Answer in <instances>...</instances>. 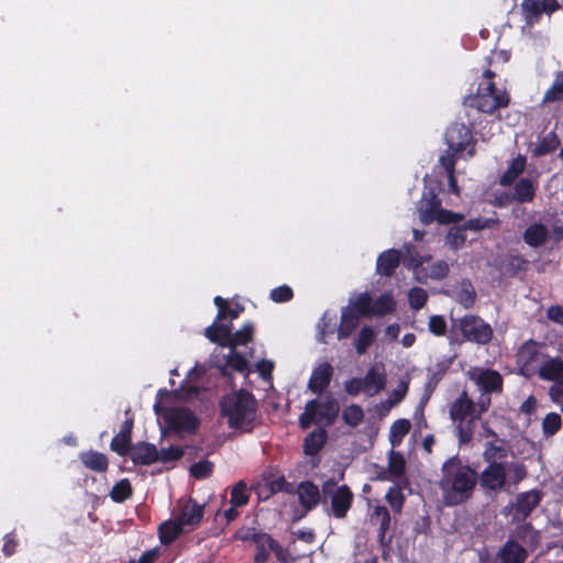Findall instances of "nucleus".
Instances as JSON below:
<instances>
[{
  "label": "nucleus",
  "mask_w": 563,
  "mask_h": 563,
  "mask_svg": "<svg viewBox=\"0 0 563 563\" xmlns=\"http://www.w3.org/2000/svg\"><path fill=\"white\" fill-rule=\"evenodd\" d=\"M81 463L89 470L102 473L108 470L109 461L106 454L97 451H86L80 453Z\"/></svg>",
  "instance_id": "35"
},
{
  "label": "nucleus",
  "mask_w": 563,
  "mask_h": 563,
  "mask_svg": "<svg viewBox=\"0 0 563 563\" xmlns=\"http://www.w3.org/2000/svg\"><path fill=\"white\" fill-rule=\"evenodd\" d=\"M499 223L498 219L493 218H474L465 221L462 225L465 231H482L484 229H492Z\"/></svg>",
  "instance_id": "51"
},
{
  "label": "nucleus",
  "mask_w": 563,
  "mask_h": 563,
  "mask_svg": "<svg viewBox=\"0 0 563 563\" xmlns=\"http://www.w3.org/2000/svg\"><path fill=\"white\" fill-rule=\"evenodd\" d=\"M292 297H294V291L287 285L278 286V287L272 289L271 294H269V298L274 302H278V303L288 302L292 299Z\"/></svg>",
  "instance_id": "59"
},
{
  "label": "nucleus",
  "mask_w": 563,
  "mask_h": 563,
  "mask_svg": "<svg viewBox=\"0 0 563 563\" xmlns=\"http://www.w3.org/2000/svg\"><path fill=\"white\" fill-rule=\"evenodd\" d=\"M227 367H230L231 369L239 373H244L247 368V361L235 349H230V353L227 356L225 366L221 368V374L223 376L228 375Z\"/></svg>",
  "instance_id": "42"
},
{
  "label": "nucleus",
  "mask_w": 563,
  "mask_h": 563,
  "mask_svg": "<svg viewBox=\"0 0 563 563\" xmlns=\"http://www.w3.org/2000/svg\"><path fill=\"white\" fill-rule=\"evenodd\" d=\"M463 214L446 209H440L435 213V220L441 224H455L463 220Z\"/></svg>",
  "instance_id": "60"
},
{
  "label": "nucleus",
  "mask_w": 563,
  "mask_h": 563,
  "mask_svg": "<svg viewBox=\"0 0 563 563\" xmlns=\"http://www.w3.org/2000/svg\"><path fill=\"white\" fill-rule=\"evenodd\" d=\"M537 374L543 380L556 383L563 378V360L560 356L548 357L539 366Z\"/></svg>",
  "instance_id": "28"
},
{
  "label": "nucleus",
  "mask_w": 563,
  "mask_h": 563,
  "mask_svg": "<svg viewBox=\"0 0 563 563\" xmlns=\"http://www.w3.org/2000/svg\"><path fill=\"white\" fill-rule=\"evenodd\" d=\"M340 412V405L338 400L328 397L323 402H318L316 399L309 400L305 406V411L299 417L300 428L306 430L311 424L325 421L327 426L334 423Z\"/></svg>",
  "instance_id": "6"
},
{
  "label": "nucleus",
  "mask_w": 563,
  "mask_h": 563,
  "mask_svg": "<svg viewBox=\"0 0 563 563\" xmlns=\"http://www.w3.org/2000/svg\"><path fill=\"white\" fill-rule=\"evenodd\" d=\"M164 419L168 428L176 432L195 433L200 424L198 417L187 407L167 409Z\"/></svg>",
  "instance_id": "10"
},
{
  "label": "nucleus",
  "mask_w": 563,
  "mask_h": 563,
  "mask_svg": "<svg viewBox=\"0 0 563 563\" xmlns=\"http://www.w3.org/2000/svg\"><path fill=\"white\" fill-rule=\"evenodd\" d=\"M516 528L510 532L508 539L518 540L529 551L533 552L541 543V532L531 522H517Z\"/></svg>",
  "instance_id": "19"
},
{
  "label": "nucleus",
  "mask_w": 563,
  "mask_h": 563,
  "mask_svg": "<svg viewBox=\"0 0 563 563\" xmlns=\"http://www.w3.org/2000/svg\"><path fill=\"white\" fill-rule=\"evenodd\" d=\"M475 402L470 398L466 390H463L459 397L450 404L449 416L455 424V433L460 444H467L472 441L475 421Z\"/></svg>",
  "instance_id": "3"
},
{
  "label": "nucleus",
  "mask_w": 563,
  "mask_h": 563,
  "mask_svg": "<svg viewBox=\"0 0 563 563\" xmlns=\"http://www.w3.org/2000/svg\"><path fill=\"white\" fill-rule=\"evenodd\" d=\"M364 394L368 397H373L383 391L387 384V377L385 366L382 363L374 364L371 366L365 376L361 377Z\"/></svg>",
  "instance_id": "17"
},
{
  "label": "nucleus",
  "mask_w": 563,
  "mask_h": 563,
  "mask_svg": "<svg viewBox=\"0 0 563 563\" xmlns=\"http://www.w3.org/2000/svg\"><path fill=\"white\" fill-rule=\"evenodd\" d=\"M333 376V367L330 363L324 362L318 365L311 373V376L308 382V388L313 394H321L325 390L332 379Z\"/></svg>",
  "instance_id": "21"
},
{
  "label": "nucleus",
  "mask_w": 563,
  "mask_h": 563,
  "mask_svg": "<svg viewBox=\"0 0 563 563\" xmlns=\"http://www.w3.org/2000/svg\"><path fill=\"white\" fill-rule=\"evenodd\" d=\"M375 340L376 332L374 329L371 325L362 327L357 336L353 341L356 353L358 355L365 354Z\"/></svg>",
  "instance_id": "40"
},
{
  "label": "nucleus",
  "mask_w": 563,
  "mask_h": 563,
  "mask_svg": "<svg viewBox=\"0 0 563 563\" xmlns=\"http://www.w3.org/2000/svg\"><path fill=\"white\" fill-rule=\"evenodd\" d=\"M184 449L180 446L170 445L169 448L162 449L158 452V461L162 463H169L178 461L184 456Z\"/></svg>",
  "instance_id": "57"
},
{
  "label": "nucleus",
  "mask_w": 563,
  "mask_h": 563,
  "mask_svg": "<svg viewBox=\"0 0 563 563\" xmlns=\"http://www.w3.org/2000/svg\"><path fill=\"white\" fill-rule=\"evenodd\" d=\"M372 297L368 292L365 291L357 296L351 308L355 309L356 313L361 318L372 316Z\"/></svg>",
  "instance_id": "50"
},
{
  "label": "nucleus",
  "mask_w": 563,
  "mask_h": 563,
  "mask_svg": "<svg viewBox=\"0 0 563 563\" xmlns=\"http://www.w3.org/2000/svg\"><path fill=\"white\" fill-rule=\"evenodd\" d=\"M508 456V449L504 444V441L497 443L489 441L485 444L483 457L486 463H503L501 461Z\"/></svg>",
  "instance_id": "39"
},
{
  "label": "nucleus",
  "mask_w": 563,
  "mask_h": 563,
  "mask_svg": "<svg viewBox=\"0 0 563 563\" xmlns=\"http://www.w3.org/2000/svg\"><path fill=\"white\" fill-rule=\"evenodd\" d=\"M385 500L390 507L395 517L402 514L406 496L399 485H393L388 488L385 495Z\"/></svg>",
  "instance_id": "38"
},
{
  "label": "nucleus",
  "mask_w": 563,
  "mask_h": 563,
  "mask_svg": "<svg viewBox=\"0 0 563 563\" xmlns=\"http://www.w3.org/2000/svg\"><path fill=\"white\" fill-rule=\"evenodd\" d=\"M538 190V183L528 177L519 178L514 185L511 198L518 203H530L534 200Z\"/></svg>",
  "instance_id": "25"
},
{
  "label": "nucleus",
  "mask_w": 563,
  "mask_h": 563,
  "mask_svg": "<svg viewBox=\"0 0 563 563\" xmlns=\"http://www.w3.org/2000/svg\"><path fill=\"white\" fill-rule=\"evenodd\" d=\"M184 532V526L176 520L164 521L158 527V536L162 544H172Z\"/></svg>",
  "instance_id": "36"
},
{
  "label": "nucleus",
  "mask_w": 563,
  "mask_h": 563,
  "mask_svg": "<svg viewBox=\"0 0 563 563\" xmlns=\"http://www.w3.org/2000/svg\"><path fill=\"white\" fill-rule=\"evenodd\" d=\"M296 493L298 495L299 504L303 511L297 518H303L308 512L317 508L322 503V489L318 487L312 481H302L298 484Z\"/></svg>",
  "instance_id": "15"
},
{
  "label": "nucleus",
  "mask_w": 563,
  "mask_h": 563,
  "mask_svg": "<svg viewBox=\"0 0 563 563\" xmlns=\"http://www.w3.org/2000/svg\"><path fill=\"white\" fill-rule=\"evenodd\" d=\"M466 231L463 225H453L448 232L446 240L453 249L461 247L466 241Z\"/></svg>",
  "instance_id": "56"
},
{
  "label": "nucleus",
  "mask_w": 563,
  "mask_h": 563,
  "mask_svg": "<svg viewBox=\"0 0 563 563\" xmlns=\"http://www.w3.org/2000/svg\"><path fill=\"white\" fill-rule=\"evenodd\" d=\"M456 301L465 309H471L476 301V291L471 282H463L462 287L456 295Z\"/></svg>",
  "instance_id": "44"
},
{
  "label": "nucleus",
  "mask_w": 563,
  "mask_h": 563,
  "mask_svg": "<svg viewBox=\"0 0 563 563\" xmlns=\"http://www.w3.org/2000/svg\"><path fill=\"white\" fill-rule=\"evenodd\" d=\"M133 423V419H126L121 426L120 432L111 440V450L120 456L128 455L130 449L133 446L131 443Z\"/></svg>",
  "instance_id": "24"
},
{
  "label": "nucleus",
  "mask_w": 563,
  "mask_h": 563,
  "mask_svg": "<svg viewBox=\"0 0 563 563\" xmlns=\"http://www.w3.org/2000/svg\"><path fill=\"white\" fill-rule=\"evenodd\" d=\"M472 131L464 123L454 122L445 132V143L454 153H462L472 143Z\"/></svg>",
  "instance_id": "16"
},
{
  "label": "nucleus",
  "mask_w": 563,
  "mask_h": 563,
  "mask_svg": "<svg viewBox=\"0 0 563 563\" xmlns=\"http://www.w3.org/2000/svg\"><path fill=\"white\" fill-rule=\"evenodd\" d=\"M457 154L459 153H454L449 150L445 154L440 156L439 163L444 168L446 174L455 173V163Z\"/></svg>",
  "instance_id": "64"
},
{
  "label": "nucleus",
  "mask_w": 563,
  "mask_h": 563,
  "mask_svg": "<svg viewBox=\"0 0 563 563\" xmlns=\"http://www.w3.org/2000/svg\"><path fill=\"white\" fill-rule=\"evenodd\" d=\"M509 102L510 96L507 91H501V93L497 95L482 92L468 96L465 99L467 106L474 107L478 111L487 114H493L496 110L508 107Z\"/></svg>",
  "instance_id": "11"
},
{
  "label": "nucleus",
  "mask_w": 563,
  "mask_h": 563,
  "mask_svg": "<svg viewBox=\"0 0 563 563\" xmlns=\"http://www.w3.org/2000/svg\"><path fill=\"white\" fill-rule=\"evenodd\" d=\"M478 481L481 487L486 493H496L501 490L507 483L505 463H487V466L482 471Z\"/></svg>",
  "instance_id": "12"
},
{
  "label": "nucleus",
  "mask_w": 563,
  "mask_h": 563,
  "mask_svg": "<svg viewBox=\"0 0 563 563\" xmlns=\"http://www.w3.org/2000/svg\"><path fill=\"white\" fill-rule=\"evenodd\" d=\"M410 427H411L410 421L407 419H398L393 422V424L390 427V437H389V440H390V443L393 444V446L400 444V442L402 441L405 435L409 432Z\"/></svg>",
  "instance_id": "45"
},
{
  "label": "nucleus",
  "mask_w": 563,
  "mask_h": 563,
  "mask_svg": "<svg viewBox=\"0 0 563 563\" xmlns=\"http://www.w3.org/2000/svg\"><path fill=\"white\" fill-rule=\"evenodd\" d=\"M561 145V141L555 132H549L531 148L533 157H542L553 153Z\"/></svg>",
  "instance_id": "37"
},
{
  "label": "nucleus",
  "mask_w": 563,
  "mask_h": 563,
  "mask_svg": "<svg viewBox=\"0 0 563 563\" xmlns=\"http://www.w3.org/2000/svg\"><path fill=\"white\" fill-rule=\"evenodd\" d=\"M213 303L218 308V313L212 323H223L228 318L231 320L238 319L240 313L244 310L243 306L240 303H236L235 308H231L229 301L221 296H216Z\"/></svg>",
  "instance_id": "33"
},
{
  "label": "nucleus",
  "mask_w": 563,
  "mask_h": 563,
  "mask_svg": "<svg viewBox=\"0 0 563 563\" xmlns=\"http://www.w3.org/2000/svg\"><path fill=\"white\" fill-rule=\"evenodd\" d=\"M328 440V432L324 428H317L308 433L303 440V453L308 456L317 455Z\"/></svg>",
  "instance_id": "31"
},
{
  "label": "nucleus",
  "mask_w": 563,
  "mask_h": 563,
  "mask_svg": "<svg viewBox=\"0 0 563 563\" xmlns=\"http://www.w3.org/2000/svg\"><path fill=\"white\" fill-rule=\"evenodd\" d=\"M213 471V464L208 460H201L190 466V475L196 479L208 478Z\"/></svg>",
  "instance_id": "53"
},
{
  "label": "nucleus",
  "mask_w": 563,
  "mask_h": 563,
  "mask_svg": "<svg viewBox=\"0 0 563 563\" xmlns=\"http://www.w3.org/2000/svg\"><path fill=\"white\" fill-rule=\"evenodd\" d=\"M203 505H199L197 500L189 497V499L180 506L179 514L177 516V520L185 527L198 526L203 517Z\"/></svg>",
  "instance_id": "23"
},
{
  "label": "nucleus",
  "mask_w": 563,
  "mask_h": 563,
  "mask_svg": "<svg viewBox=\"0 0 563 563\" xmlns=\"http://www.w3.org/2000/svg\"><path fill=\"white\" fill-rule=\"evenodd\" d=\"M441 209V201L433 190L424 191L422 195V206L420 207V221L424 224H431L435 220V213Z\"/></svg>",
  "instance_id": "29"
},
{
  "label": "nucleus",
  "mask_w": 563,
  "mask_h": 563,
  "mask_svg": "<svg viewBox=\"0 0 563 563\" xmlns=\"http://www.w3.org/2000/svg\"><path fill=\"white\" fill-rule=\"evenodd\" d=\"M449 272L450 268L445 261H437L429 266L423 277L440 280L445 278Z\"/></svg>",
  "instance_id": "54"
},
{
  "label": "nucleus",
  "mask_w": 563,
  "mask_h": 563,
  "mask_svg": "<svg viewBox=\"0 0 563 563\" xmlns=\"http://www.w3.org/2000/svg\"><path fill=\"white\" fill-rule=\"evenodd\" d=\"M272 552L279 563H295L296 561L289 550L284 548L276 539L274 540Z\"/></svg>",
  "instance_id": "62"
},
{
  "label": "nucleus",
  "mask_w": 563,
  "mask_h": 563,
  "mask_svg": "<svg viewBox=\"0 0 563 563\" xmlns=\"http://www.w3.org/2000/svg\"><path fill=\"white\" fill-rule=\"evenodd\" d=\"M232 323H212L205 330V336L212 343L220 346L236 349L240 345H246L253 340L254 325L252 322H246L243 327L232 332Z\"/></svg>",
  "instance_id": "4"
},
{
  "label": "nucleus",
  "mask_w": 563,
  "mask_h": 563,
  "mask_svg": "<svg viewBox=\"0 0 563 563\" xmlns=\"http://www.w3.org/2000/svg\"><path fill=\"white\" fill-rule=\"evenodd\" d=\"M369 522L377 526V542L382 548H389L393 536H388L391 529V515L389 509L384 505H376L369 514Z\"/></svg>",
  "instance_id": "13"
},
{
  "label": "nucleus",
  "mask_w": 563,
  "mask_h": 563,
  "mask_svg": "<svg viewBox=\"0 0 563 563\" xmlns=\"http://www.w3.org/2000/svg\"><path fill=\"white\" fill-rule=\"evenodd\" d=\"M396 310V301L390 294L380 295L372 306V316H385Z\"/></svg>",
  "instance_id": "41"
},
{
  "label": "nucleus",
  "mask_w": 563,
  "mask_h": 563,
  "mask_svg": "<svg viewBox=\"0 0 563 563\" xmlns=\"http://www.w3.org/2000/svg\"><path fill=\"white\" fill-rule=\"evenodd\" d=\"M428 328L432 334L443 336L448 329L446 320L443 316L433 314L429 318Z\"/></svg>",
  "instance_id": "58"
},
{
  "label": "nucleus",
  "mask_w": 563,
  "mask_h": 563,
  "mask_svg": "<svg viewBox=\"0 0 563 563\" xmlns=\"http://www.w3.org/2000/svg\"><path fill=\"white\" fill-rule=\"evenodd\" d=\"M563 100V70L560 71L551 87L543 96V103H551Z\"/></svg>",
  "instance_id": "46"
},
{
  "label": "nucleus",
  "mask_w": 563,
  "mask_h": 563,
  "mask_svg": "<svg viewBox=\"0 0 563 563\" xmlns=\"http://www.w3.org/2000/svg\"><path fill=\"white\" fill-rule=\"evenodd\" d=\"M388 472L395 477H400L406 472V461L401 453L390 451L388 459Z\"/></svg>",
  "instance_id": "49"
},
{
  "label": "nucleus",
  "mask_w": 563,
  "mask_h": 563,
  "mask_svg": "<svg viewBox=\"0 0 563 563\" xmlns=\"http://www.w3.org/2000/svg\"><path fill=\"white\" fill-rule=\"evenodd\" d=\"M542 347H544L543 343H538L533 340L526 341L518 350V362L528 369L532 368L540 357L543 356L541 353Z\"/></svg>",
  "instance_id": "26"
},
{
  "label": "nucleus",
  "mask_w": 563,
  "mask_h": 563,
  "mask_svg": "<svg viewBox=\"0 0 563 563\" xmlns=\"http://www.w3.org/2000/svg\"><path fill=\"white\" fill-rule=\"evenodd\" d=\"M530 552L523 544L518 543V540L507 539L495 558L500 563H526Z\"/></svg>",
  "instance_id": "18"
},
{
  "label": "nucleus",
  "mask_w": 563,
  "mask_h": 563,
  "mask_svg": "<svg viewBox=\"0 0 563 563\" xmlns=\"http://www.w3.org/2000/svg\"><path fill=\"white\" fill-rule=\"evenodd\" d=\"M457 328L461 331L464 341L478 345L488 344L494 335L490 324L476 314H466L459 319Z\"/></svg>",
  "instance_id": "8"
},
{
  "label": "nucleus",
  "mask_w": 563,
  "mask_h": 563,
  "mask_svg": "<svg viewBox=\"0 0 563 563\" xmlns=\"http://www.w3.org/2000/svg\"><path fill=\"white\" fill-rule=\"evenodd\" d=\"M408 300L413 310H419L427 303L428 294L421 287H413L409 290Z\"/></svg>",
  "instance_id": "55"
},
{
  "label": "nucleus",
  "mask_w": 563,
  "mask_h": 563,
  "mask_svg": "<svg viewBox=\"0 0 563 563\" xmlns=\"http://www.w3.org/2000/svg\"><path fill=\"white\" fill-rule=\"evenodd\" d=\"M549 231L545 224L536 222L526 228L522 233L523 242L530 247L538 249L545 244Z\"/></svg>",
  "instance_id": "30"
},
{
  "label": "nucleus",
  "mask_w": 563,
  "mask_h": 563,
  "mask_svg": "<svg viewBox=\"0 0 563 563\" xmlns=\"http://www.w3.org/2000/svg\"><path fill=\"white\" fill-rule=\"evenodd\" d=\"M520 8L526 25L532 27L543 14L551 16L561 5L559 0H522Z\"/></svg>",
  "instance_id": "9"
},
{
  "label": "nucleus",
  "mask_w": 563,
  "mask_h": 563,
  "mask_svg": "<svg viewBox=\"0 0 563 563\" xmlns=\"http://www.w3.org/2000/svg\"><path fill=\"white\" fill-rule=\"evenodd\" d=\"M471 379L478 386L483 394H501L504 378L499 372L492 368H477L471 374Z\"/></svg>",
  "instance_id": "14"
},
{
  "label": "nucleus",
  "mask_w": 563,
  "mask_h": 563,
  "mask_svg": "<svg viewBox=\"0 0 563 563\" xmlns=\"http://www.w3.org/2000/svg\"><path fill=\"white\" fill-rule=\"evenodd\" d=\"M527 164L526 156L518 155L511 159L509 166L499 178V184L503 187H508L515 183V180L525 172Z\"/></svg>",
  "instance_id": "34"
},
{
  "label": "nucleus",
  "mask_w": 563,
  "mask_h": 563,
  "mask_svg": "<svg viewBox=\"0 0 563 563\" xmlns=\"http://www.w3.org/2000/svg\"><path fill=\"white\" fill-rule=\"evenodd\" d=\"M527 266L528 261L521 254L510 255L508 258L507 268L512 275L527 271Z\"/></svg>",
  "instance_id": "63"
},
{
  "label": "nucleus",
  "mask_w": 563,
  "mask_h": 563,
  "mask_svg": "<svg viewBox=\"0 0 563 563\" xmlns=\"http://www.w3.org/2000/svg\"><path fill=\"white\" fill-rule=\"evenodd\" d=\"M342 419L344 423L355 428L363 421L364 411L360 405L352 404L343 410Z\"/></svg>",
  "instance_id": "48"
},
{
  "label": "nucleus",
  "mask_w": 563,
  "mask_h": 563,
  "mask_svg": "<svg viewBox=\"0 0 563 563\" xmlns=\"http://www.w3.org/2000/svg\"><path fill=\"white\" fill-rule=\"evenodd\" d=\"M128 455L135 465H151L158 461L156 446L143 441L133 444Z\"/></svg>",
  "instance_id": "20"
},
{
  "label": "nucleus",
  "mask_w": 563,
  "mask_h": 563,
  "mask_svg": "<svg viewBox=\"0 0 563 563\" xmlns=\"http://www.w3.org/2000/svg\"><path fill=\"white\" fill-rule=\"evenodd\" d=\"M401 252L389 249L382 252L376 260V273L384 277H391L400 265Z\"/></svg>",
  "instance_id": "22"
},
{
  "label": "nucleus",
  "mask_w": 563,
  "mask_h": 563,
  "mask_svg": "<svg viewBox=\"0 0 563 563\" xmlns=\"http://www.w3.org/2000/svg\"><path fill=\"white\" fill-rule=\"evenodd\" d=\"M256 408L254 396L243 389L225 395L220 400L221 416L228 419L232 429L250 430L255 420Z\"/></svg>",
  "instance_id": "2"
},
{
  "label": "nucleus",
  "mask_w": 563,
  "mask_h": 563,
  "mask_svg": "<svg viewBox=\"0 0 563 563\" xmlns=\"http://www.w3.org/2000/svg\"><path fill=\"white\" fill-rule=\"evenodd\" d=\"M133 494V489L129 479L123 478L117 482L111 492L110 497L114 503H123L129 499Z\"/></svg>",
  "instance_id": "43"
},
{
  "label": "nucleus",
  "mask_w": 563,
  "mask_h": 563,
  "mask_svg": "<svg viewBox=\"0 0 563 563\" xmlns=\"http://www.w3.org/2000/svg\"><path fill=\"white\" fill-rule=\"evenodd\" d=\"M542 498L543 493L537 488L518 493L515 500L504 507L503 514L511 516L512 522H523L540 506Z\"/></svg>",
  "instance_id": "7"
},
{
  "label": "nucleus",
  "mask_w": 563,
  "mask_h": 563,
  "mask_svg": "<svg viewBox=\"0 0 563 563\" xmlns=\"http://www.w3.org/2000/svg\"><path fill=\"white\" fill-rule=\"evenodd\" d=\"M354 500L351 488L346 485H338L332 478L327 479L322 484V504L325 506L330 503L329 509H325L329 516L335 519H345Z\"/></svg>",
  "instance_id": "5"
},
{
  "label": "nucleus",
  "mask_w": 563,
  "mask_h": 563,
  "mask_svg": "<svg viewBox=\"0 0 563 563\" xmlns=\"http://www.w3.org/2000/svg\"><path fill=\"white\" fill-rule=\"evenodd\" d=\"M360 317L351 306L343 307L341 310L340 324L336 331L338 340L347 339L358 327Z\"/></svg>",
  "instance_id": "27"
},
{
  "label": "nucleus",
  "mask_w": 563,
  "mask_h": 563,
  "mask_svg": "<svg viewBox=\"0 0 563 563\" xmlns=\"http://www.w3.org/2000/svg\"><path fill=\"white\" fill-rule=\"evenodd\" d=\"M274 540L275 539L269 533L264 531L257 536L253 542L255 547L253 563L268 562Z\"/></svg>",
  "instance_id": "32"
},
{
  "label": "nucleus",
  "mask_w": 563,
  "mask_h": 563,
  "mask_svg": "<svg viewBox=\"0 0 563 563\" xmlns=\"http://www.w3.org/2000/svg\"><path fill=\"white\" fill-rule=\"evenodd\" d=\"M250 500V493L244 481L238 482L231 490L230 503L234 507L245 506Z\"/></svg>",
  "instance_id": "47"
},
{
  "label": "nucleus",
  "mask_w": 563,
  "mask_h": 563,
  "mask_svg": "<svg viewBox=\"0 0 563 563\" xmlns=\"http://www.w3.org/2000/svg\"><path fill=\"white\" fill-rule=\"evenodd\" d=\"M562 428V418L556 412L548 413L542 421V430L545 435H554Z\"/></svg>",
  "instance_id": "52"
},
{
  "label": "nucleus",
  "mask_w": 563,
  "mask_h": 563,
  "mask_svg": "<svg viewBox=\"0 0 563 563\" xmlns=\"http://www.w3.org/2000/svg\"><path fill=\"white\" fill-rule=\"evenodd\" d=\"M477 473L465 464L459 455L449 457L441 466L439 488L446 506H457L467 501L474 494Z\"/></svg>",
  "instance_id": "1"
},
{
  "label": "nucleus",
  "mask_w": 563,
  "mask_h": 563,
  "mask_svg": "<svg viewBox=\"0 0 563 563\" xmlns=\"http://www.w3.org/2000/svg\"><path fill=\"white\" fill-rule=\"evenodd\" d=\"M548 394L551 401L563 412V378L552 384Z\"/></svg>",
  "instance_id": "61"
}]
</instances>
